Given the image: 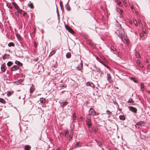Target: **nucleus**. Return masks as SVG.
Listing matches in <instances>:
<instances>
[{"label": "nucleus", "instance_id": "nucleus-1", "mask_svg": "<svg viewBox=\"0 0 150 150\" xmlns=\"http://www.w3.org/2000/svg\"><path fill=\"white\" fill-rule=\"evenodd\" d=\"M118 31L119 35L120 37L121 38L122 40H123V39L124 38H125V32L121 28L119 29Z\"/></svg>", "mask_w": 150, "mask_h": 150}, {"label": "nucleus", "instance_id": "nucleus-2", "mask_svg": "<svg viewBox=\"0 0 150 150\" xmlns=\"http://www.w3.org/2000/svg\"><path fill=\"white\" fill-rule=\"evenodd\" d=\"M99 114L98 113H96L95 110L93 108H91L89 110V113L88 116H91V115H98Z\"/></svg>", "mask_w": 150, "mask_h": 150}, {"label": "nucleus", "instance_id": "nucleus-3", "mask_svg": "<svg viewBox=\"0 0 150 150\" xmlns=\"http://www.w3.org/2000/svg\"><path fill=\"white\" fill-rule=\"evenodd\" d=\"M91 117L89 116H87L86 117V123L88 127H90L91 125Z\"/></svg>", "mask_w": 150, "mask_h": 150}, {"label": "nucleus", "instance_id": "nucleus-4", "mask_svg": "<svg viewBox=\"0 0 150 150\" xmlns=\"http://www.w3.org/2000/svg\"><path fill=\"white\" fill-rule=\"evenodd\" d=\"M65 27L66 29L69 32L73 34L75 33V32L69 26L67 25H65Z\"/></svg>", "mask_w": 150, "mask_h": 150}, {"label": "nucleus", "instance_id": "nucleus-5", "mask_svg": "<svg viewBox=\"0 0 150 150\" xmlns=\"http://www.w3.org/2000/svg\"><path fill=\"white\" fill-rule=\"evenodd\" d=\"M140 35L141 38L142 40H144L145 38H146V33L144 30L142 31V33H141Z\"/></svg>", "mask_w": 150, "mask_h": 150}, {"label": "nucleus", "instance_id": "nucleus-6", "mask_svg": "<svg viewBox=\"0 0 150 150\" xmlns=\"http://www.w3.org/2000/svg\"><path fill=\"white\" fill-rule=\"evenodd\" d=\"M128 108L131 111L135 113H137V109L136 108L132 106H129Z\"/></svg>", "mask_w": 150, "mask_h": 150}, {"label": "nucleus", "instance_id": "nucleus-7", "mask_svg": "<svg viewBox=\"0 0 150 150\" xmlns=\"http://www.w3.org/2000/svg\"><path fill=\"white\" fill-rule=\"evenodd\" d=\"M107 80L110 83H111L112 80V79L111 76L109 74H107Z\"/></svg>", "mask_w": 150, "mask_h": 150}, {"label": "nucleus", "instance_id": "nucleus-8", "mask_svg": "<svg viewBox=\"0 0 150 150\" xmlns=\"http://www.w3.org/2000/svg\"><path fill=\"white\" fill-rule=\"evenodd\" d=\"M19 68V67L17 65H14L11 68V70L12 71H15L17 70Z\"/></svg>", "mask_w": 150, "mask_h": 150}, {"label": "nucleus", "instance_id": "nucleus-9", "mask_svg": "<svg viewBox=\"0 0 150 150\" xmlns=\"http://www.w3.org/2000/svg\"><path fill=\"white\" fill-rule=\"evenodd\" d=\"M144 122L143 121H141L138 122V123H137L136 124V125H135V127L136 128H137V125H139V126H143V124H144ZM138 128H139V127H137Z\"/></svg>", "mask_w": 150, "mask_h": 150}, {"label": "nucleus", "instance_id": "nucleus-10", "mask_svg": "<svg viewBox=\"0 0 150 150\" xmlns=\"http://www.w3.org/2000/svg\"><path fill=\"white\" fill-rule=\"evenodd\" d=\"M6 64L5 63H4L1 66V70L3 72H4L6 71V69H5Z\"/></svg>", "mask_w": 150, "mask_h": 150}, {"label": "nucleus", "instance_id": "nucleus-11", "mask_svg": "<svg viewBox=\"0 0 150 150\" xmlns=\"http://www.w3.org/2000/svg\"><path fill=\"white\" fill-rule=\"evenodd\" d=\"M35 90V88L34 85L33 84L32 85V86L30 87V93H32Z\"/></svg>", "mask_w": 150, "mask_h": 150}, {"label": "nucleus", "instance_id": "nucleus-12", "mask_svg": "<svg viewBox=\"0 0 150 150\" xmlns=\"http://www.w3.org/2000/svg\"><path fill=\"white\" fill-rule=\"evenodd\" d=\"M9 54H4L3 56V59L4 60L9 58Z\"/></svg>", "mask_w": 150, "mask_h": 150}, {"label": "nucleus", "instance_id": "nucleus-13", "mask_svg": "<svg viewBox=\"0 0 150 150\" xmlns=\"http://www.w3.org/2000/svg\"><path fill=\"white\" fill-rule=\"evenodd\" d=\"M73 130L71 129V133L69 136V140H71L72 139L73 137Z\"/></svg>", "mask_w": 150, "mask_h": 150}, {"label": "nucleus", "instance_id": "nucleus-14", "mask_svg": "<svg viewBox=\"0 0 150 150\" xmlns=\"http://www.w3.org/2000/svg\"><path fill=\"white\" fill-rule=\"evenodd\" d=\"M68 104V102H64L61 103V105L62 107H64L65 105H66Z\"/></svg>", "mask_w": 150, "mask_h": 150}, {"label": "nucleus", "instance_id": "nucleus-15", "mask_svg": "<svg viewBox=\"0 0 150 150\" xmlns=\"http://www.w3.org/2000/svg\"><path fill=\"white\" fill-rule=\"evenodd\" d=\"M116 2L120 6H122V2L119 0H116Z\"/></svg>", "mask_w": 150, "mask_h": 150}, {"label": "nucleus", "instance_id": "nucleus-16", "mask_svg": "<svg viewBox=\"0 0 150 150\" xmlns=\"http://www.w3.org/2000/svg\"><path fill=\"white\" fill-rule=\"evenodd\" d=\"M141 89L142 91H144L145 89V86L144 84L142 83L141 86Z\"/></svg>", "mask_w": 150, "mask_h": 150}, {"label": "nucleus", "instance_id": "nucleus-17", "mask_svg": "<svg viewBox=\"0 0 150 150\" xmlns=\"http://www.w3.org/2000/svg\"><path fill=\"white\" fill-rule=\"evenodd\" d=\"M66 9L68 11L71 10V8L68 4L66 6Z\"/></svg>", "mask_w": 150, "mask_h": 150}, {"label": "nucleus", "instance_id": "nucleus-18", "mask_svg": "<svg viewBox=\"0 0 150 150\" xmlns=\"http://www.w3.org/2000/svg\"><path fill=\"white\" fill-rule=\"evenodd\" d=\"M25 150H30V147L28 145H25L24 147Z\"/></svg>", "mask_w": 150, "mask_h": 150}, {"label": "nucleus", "instance_id": "nucleus-19", "mask_svg": "<svg viewBox=\"0 0 150 150\" xmlns=\"http://www.w3.org/2000/svg\"><path fill=\"white\" fill-rule=\"evenodd\" d=\"M120 120H124L125 119V117L124 115H120L119 116Z\"/></svg>", "mask_w": 150, "mask_h": 150}, {"label": "nucleus", "instance_id": "nucleus-20", "mask_svg": "<svg viewBox=\"0 0 150 150\" xmlns=\"http://www.w3.org/2000/svg\"><path fill=\"white\" fill-rule=\"evenodd\" d=\"M117 11L120 14V15H122L123 11L120 8H118L117 9Z\"/></svg>", "mask_w": 150, "mask_h": 150}, {"label": "nucleus", "instance_id": "nucleus-21", "mask_svg": "<svg viewBox=\"0 0 150 150\" xmlns=\"http://www.w3.org/2000/svg\"><path fill=\"white\" fill-rule=\"evenodd\" d=\"M28 6L31 9H33L34 8V6L32 3L29 4H28Z\"/></svg>", "mask_w": 150, "mask_h": 150}, {"label": "nucleus", "instance_id": "nucleus-22", "mask_svg": "<svg viewBox=\"0 0 150 150\" xmlns=\"http://www.w3.org/2000/svg\"><path fill=\"white\" fill-rule=\"evenodd\" d=\"M66 57L68 58H69L71 57V54L70 52H68L66 54Z\"/></svg>", "mask_w": 150, "mask_h": 150}, {"label": "nucleus", "instance_id": "nucleus-23", "mask_svg": "<svg viewBox=\"0 0 150 150\" xmlns=\"http://www.w3.org/2000/svg\"><path fill=\"white\" fill-rule=\"evenodd\" d=\"M8 45L9 47H11V46L14 47L15 46V45L13 42H10L8 44Z\"/></svg>", "mask_w": 150, "mask_h": 150}, {"label": "nucleus", "instance_id": "nucleus-24", "mask_svg": "<svg viewBox=\"0 0 150 150\" xmlns=\"http://www.w3.org/2000/svg\"><path fill=\"white\" fill-rule=\"evenodd\" d=\"M68 131L67 130H65V135L64 136L66 137H68Z\"/></svg>", "mask_w": 150, "mask_h": 150}, {"label": "nucleus", "instance_id": "nucleus-25", "mask_svg": "<svg viewBox=\"0 0 150 150\" xmlns=\"http://www.w3.org/2000/svg\"><path fill=\"white\" fill-rule=\"evenodd\" d=\"M0 102L3 104L6 103L5 100L4 99L1 98H0Z\"/></svg>", "mask_w": 150, "mask_h": 150}, {"label": "nucleus", "instance_id": "nucleus-26", "mask_svg": "<svg viewBox=\"0 0 150 150\" xmlns=\"http://www.w3.org/2000/svg\"><path fill=\"white\" fill-rule=\"evenodd\" d=\"M15 63L16 64H17L18 65L20 66H22L23 65L20 62H19L18 61H17V60H16V61Z\"/></svg>", "mask_w": 150, "mask_h": 150}, {"label": "nucleus", "instance_id": "nucleus-27", "mask_svg": "<svg viewBox=\"0 0 150 150\" xmlns=\"http://www.w3.org/2000/svg\"><path fill=\"white\" fill-rule=\"evenodd\" d=\"M130 79L133 80L135 83H137V80L135 78L131 77Z\"/></svg>", "mask_w": 150, "mask_h": 150}, {"label": "nucleus", "instance_id": "nucleus-28", "mask_svg": "<svg viewBox=\"0 0 150 150\" xmlns=\"http://www.w3.org/2000/svg\"><path fill=\"white\" fill-rule=\"evenodd\" d=\"M76 116L75 113H74L73 114V120L74 121H75L76 120Z\"/></svg>", "mask_w": 150, "mask_h": 150}, {"label": "nucleus", "instance_id": "nucleus-29", "mask_svg": "<svg viewBox=\"0 0 150 150\" xmlns=\"http://www.w3.org/2000/svg\"><path fill=\"white\" fill-rule=\"evenodd\" d=\"M13 64V63L12 62H8L7 63V65L9 67H10Z\"/></svg>", "mask_w": 150, "mask_h": 150}, {"label": "nucleus", "instance_id": "nucleus-30", "mask_svg": "<svg viewBox=\"0 0 150 150\" xmlns=\"http://www.w3.org/2000/svg\"><path fill=\"white\" fill-rule=\"evenodd\" d=\"M12 4H13V6L15 7V8L16 9H17L18 8V6H17V4H16V3H14V2H13V3Z\"/></svg>", "mask_w": 150, "mask_h": 150}, {"label": "nucleus", "instance_id": "nucleus-31", "mask_svg": "<svg viewBox=\"0 0 150 150\" xmlns=\"http://www.w3.org/2000/svg\"><path fill=\"white\" fill-rule=\"evenodd\" d=\"M86 85L87 86H90L92 87L93 85V84L92 83H90V82H88L86 83Z\"/></svg>", "mask_w": 150, "mask_h": 150}, {"label": "nucleus", "instance_id": "nucleus-32", "mask_svg": "<svg viewBox=\"0 0 150 150\" xmlns=\"http://www.w3.org/2000/svg\"><path fill=\"white\" fill-rule=\"evenodd\" d=\"M127 102L130 103H134V101L132 99H129L128 101H127Z\"/></svg>", "mask_w": 150, "mask_h": 150}, {"label": "nucleus", "instance_id": "nucleus-33", "mask_svg": "<svg viewBox=\"0 0 150 150\" xmlns=\"http://www.w3.org/2000/svg\"><path fill=\"white\" fill-rule=\"evenodd\" d=\"M136 56L138 58H140L141 57L140 56V55L139 52H136Z\"/></svg>", "mask_w": 150, "mask_h": 150}, {"label": "nucleus", "instance_id": "nucleus-34", "mask_svg": "<svg viewBox=\"0 0 150 150\" xmlns=\"http://www.w3.org/2000/svg\"><path fill=\"white\" fill-rule=\"evenodd\" d=\"M16 9L17 10L18 12L19 13H22V10L21 9H20L19 7H18V8Z\"/></svg>", "mask_w": 150, "mask_h": 150}, {"label": "nucleus", "instance_id": "nucleus-35", "mask_svg": "<svg viewBox=\"0 0 150 150\" xmlns=\"http://www.w3.org/2000/svg\"><path fill=\"white\" fill-rule=\"evenodd\" d=\"M55 51H52V52H51L50 55H49V56H52L54 54H55Z\"/></svg>", "mask_w": 150, "mask_h": 150}, {"label": "nucleus", "instance_id": "nucleus-36", "mask_svg": "<svg viewBox=\"0 0 150 150\" xmlns=\"http://www.w3.org/2000/svg\"><path fill=\"white\" fill-rule=\"evenodd\" d=\"M12 93L11 91H8L7 92V95L8 96H10L12 95Z\"/></svg>", "mask_w": 150, "mask_h": 150}, {"label": "nucleus", "instance_id": "nucleus-37", "mask_svg": "<svg viewBox=\"0 0 150 150\" xmlns=\"http://www.w3.org/2000/svg\"><path fill=\"white\" fill-rule=\"evenodd\" d=\"M133 22H134V24L136 26H137L138 25L137 22L136 20H135V19L134 20Z\"/></svg>", "mask_w": 150, "mask_h": 150}, {"label": "nucleus", "instance_id": "nucleus-38", "mask_svg": "<svg viewBox=\"0 0 150 150\" xmlns=\"http://www.w3.org/2000/svg\"><path fill=\"white\" fill-rule=\"evenodd\" d=\"M125 40L126 41V42L127 44H128V42L129 41L128 40H127L125 38H124L123 39V40H122V41L123 42H125Z\"/></svg>", "mask_w": 150, "mask_h": 150}, {"label": "nucleus", "instance_id": "nucleus-39", "mask_svg": "<svg viewBox=\"0 0 150 150\" xmlns=\"http://www.w3.org/2000/svg\"><path fill=\"white\" fill-rule=\"evenodd\" d=\"M60 7L61 8L62 10V9H64V8L63 7V6L62 4V3L61 2H60Z\"/></svg>", "mask_w": 150, "mask_h": 150}, {"label": "nucleus", "instance_id": "nucleus-40", "mask_svg": "<svg viewBox=\"0 0 150 150\" xmlns=\"http://www.w3.org/2000/svg\"><path fill=\"white\" fill-rule=\"evenodd\" d=\"M81 146L79 142L76 143V147H78Z\"/></svg>", "mask_w": 150, "mask_h": 150}, {"label": "nucleus", "instance_id": "nucleus-41", "mask_svg": "<svg viewBox=\"0 0 150 150\" xmlns=\"http://www.w3.org/2000/svg\"><path fill=\"white\" fill-rule=\"evenodd\" d=\"M23 81V80L22 79H20L17 81V82L18 83H21Z\"/></svg>", "mask_w": 150, "mask_h": 150}, {"label": "nucleus", "instance_id": "nucleus-42", "mask_svg": "<svg viewBox=\"0 0 150 150\" xmlns=\"http://www.w3.org/2000/svg\"><path fill=\"white\" fill-rule=\"evenodd\" d=\"M106 112L108 113V115H110L111 114V112H110L108 110H107L106 111Z\"/></svg>", "mask_w": 150, "mask_h": 150}, {"label": "nucleus", "instance_id": "nucleus-43", "mask_svg": "<svg viewBox=\"0 0 150 150\" xmlns=\"http://www.w3.org/2000/svg\"><path fill=\"white\" fill-rule=\"evenodd\" d=\"M129 6H130V7L131 8V9L132 10H133V9H134V7L132 5H131V4H130L129 5Z\"/></svg>", "mask_w": 150, "mask_h": 150}, {"label": "nucleus", "instance_id": "nucleus-44", "mask_svg": "<svg viewBox=\"0 0 150 150\" xmlns=\"http://www.w3.org/2000/svg\"><path fill=\"white\" fill-rule=\"evenodd\" d=\"M139 66L141 67H143V65L142 64H140Z\"/></svg>", "mask_w": 150, "mask_h": 150}, {"label": "nucleus", "instance_id": "nucleus-45", "mask_svg": "<svg viewBox=\"0 0 150 150\" xmlns=\"http://www.w3.org/2000/svg\"><path fill=\"white\" fill-rule=\"evenodd\" d=\"M40 101L41 102H42L43 101V98L40 99Z\"/></svg>", "mask_w": 150, "mask_h": 150}, {"label": "nucleus", "instance_id": "nucleus-46", "mask_svg": "<svg viewBox=\"0 0 150 150\" xmlns=\"http://www.w3.org/2000/svg\"><path fill=\"white\" fill-rule=\"evenodd\" d=\"M111 50H112L113 52L114 51V47H112Z\"/></svg>", "mask_w": 150, "mask_h": 150}, {"label": "nucleus", "instance_id": "nucleus-47", "mask_svg": "<svg viewBox=\"0 0 150 150\" xmlns=\"http://www.w3.org/2000/svg\"><path fill=\"white\" fill-rule=\"evenodd\" d=\"M34 46L35 47H36L37 46V44H36V43H34Z\"/></svg>", "mask_w": 150, "mask_h": 150}, {"label": "nucleus", "instance_id": "nucleus-48", "mask_svg": "<svg viewBox=\"0 0 150 150\" xmlns=\"http://www.w3.org/2000/svg\"><path fill=\"white\" fill-rule=\"evenodd\" d=\"M8 7L9 8H11V9H12V7L11 6L9 5V6H8Z\"/></svg>", "mask_w": 150, "mask_h": 150}, {"label": "nucleus", "instance_id": "nucleus-49", "mask_svg": "<svg viewBox=\"0 0 150 150\" xmlns=\"http://www.w3.org/2000/svg\"><path fill=\"white\" fill-rule=\"evenodd\" d=\"M139 24L140 26L141 25H142V23L140 22H139Z\"/></svg>", "mask_w": 150, "mask_h": 150}, {"label": "nucleus", "instance_id": "nucleus-50", "mask_svg": "<svg viewBox=\"0 0 150 150\" xmlns=\"http://www.w3.org/2000/svg\"><path fill=\"white\" fill-rule=\"evenodd\" d=\"M146 63H148L149 62V61L148 60H146Z\"/></svg>", "mask_w": 150, "mask_h": 150}, {"label": "nucleus", "instance_id": "nucleus-51", "mask_svg": "<svg viewBox=\"0 0 150 150\" xmlns=\"http://www.w3.org/2000/svg\"><path fill=\"white\" fill-rule=\"evenodd\" d=\"M148 69H149L150 68V65H149L148 66Z\"/></svg>", "mask_w": 150, "mask_h": 150}, {"label": "nucleus", "instance_id": "nucleus-52", "mask_svg": "<svg viewBox=\"0 0 150 150\" xmlns=\"http://www.w3.org/2000/svg\"><path fill=\"white\" fill-rule=\"evenodd\" d=\"M26 13H24L23 14V16H25V15Z\"/></svg>", "mask_w": 150, "mask_h": 150}, {"label": "nucleus", "instance_id": "nucleus-53", "mask_svg": "<svg viewBox=\"0 0 150 150\" xmlns=\"http://www.w3.org/2000/svg\"><path fill=\"white\" fill-rule=\"evenodd\" d=\"M129 23H130L132 24V21H129Z\"/></svg>", "mask_w": 150, "mask_h": 150}, {"label": "nucleus", "instance_id": "nucleus-54", "mask_svg": "<svg viewBox=\"0 0 150 150\" xmlns=\"http://www.w3.org/2000/svg\"><path fill=\"white\" fill-rule=\"evenodd\" d=\"M6 76H4V77L3 78H4V79H6Z\"/></svg>", "mask_w": 150, "mask_h": 150}, {"label": "nucleus", "instance_id": "nucleus-55", "mask_svg": "<svg viewBox=\"0 0 150 150\" xmlns=\"http://www.w3.org/2000/svg\"><path fill=\"white\" fill-rule=\"evenodd\" d=\"M16 15H18V16H19V14H18V13H17V14H16Z\"/></svg>", "mask_w": 150, "mask_h": 150}, {"label": "nucleus", "instance_id": "nucleus-56", "mask_svg": "<svg viewBox=\"0 0 150 150\" xmlns=\"http://www.w3.org/2000/svg\"><path fill=\"white\" fill-rule=\"evenodd\" d=\"M80 65L81 66V67L82 66V65H81V64H80Z\"/></svg>", "mask_w": 150, "mask_h": 150}, {"label": "nucleus", "instance_id": "nucleus-57", "mask_svg": "<svg viewBox=\"0 0 150 150\" xmlns=\"http://www.w3.org/2000/svg\"><path fill=\"white\" fill-rule=\"evenodd\" d=\"M44 102H45V99H44Z\"/></svg>", "mask_w": 150, "mask_h": 150}, {"label": "nucleus", "instance_id": "nucleus-58", "mask_svg": "<svg viewBox=\"0 0 150 150\" xmlns=\"http://www.w3.org/2000/svg\"><path fill=\"white\" fill-rule=\"evenodd\" d=\"M94 132H96L95 129L94 130Z\"/></svg>", "mask_w": 150, "mask_h": 150}, {"label": "nucleus", "instance_id": "nucleus-59", "mask_svg": "<svg viewBox=\"0 0 150 150\" xmlns=\"http://www.w3.org/2000/svg\"><path fill=\"white\" fill-rule=\"evenodd\" d=\"M78 70H79V69H78Z\"/></svg>", "mask_w": 150, "mask_h": 150}]
</instances>
